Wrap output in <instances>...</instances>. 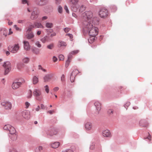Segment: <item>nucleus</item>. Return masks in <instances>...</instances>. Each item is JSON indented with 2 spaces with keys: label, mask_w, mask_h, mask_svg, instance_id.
<instances>
[{
  "label": "nucleus",
  "mask_w": 152,
  "mask_h": 152,
  "mask_svg": "<svg viewBox=\"0 0 152 152\" xmlns=\"http://www.w3.org/2000/svg\"><path fill=\"white\" fill-rule=\"evenodd\" d=\"M12 30L11 28H10L9 29V35L11 34H12L13 32L11 31Z\"/></svg>",
  "instance_id": "54"
},
{
  "label": "nucleus",
  "mask_w": 152,
  "mask_h": 152,
  "mask_svg": "<svg viewBox=\"0 0 152 152\" xmlns=\"http://www.w3.org/2000/svg\"><path fill=\"white\" fill-rule=\"evenodd\" d=\"M23 61L24 63H27L29 61V59L28 58H25L23 59Z\"/></svg>",
  "instance_id": "29"
},
{
  "label": "nucleus",
  "mask_w": 152,
  "mask_h": 152,
  "mask_svg": "<svg viewBox=\"0 0 152 152\" xmlns=\"http://www.w3.org/2000/svg\"><path fill=\"white\" fill-rule=\"evenodd\" d=\"M43 149V148L42 146H39V150L40 151L42 150Z\"/></svg>",
  "instance_id": "56"
},
{
  "label": "nucleus",
  "mask_w": 152,
  "mask_h": 152,
  "mask_svg": "<svg viewBox=\"0 0 152 152\" xmlns=\"http://www.w3.org/2000/svg\"><path fill=\"white\" fill-rule=\"evenodd\" d=\"M25 105L26 106V108H27L30 105V104L28 102H26L25 103Z\"/></svg>",
  "instance_id": "37"
},
{
  "label": "nucleus",
  "mask_w": 152,
  "mask_h": 152,
  "mask_svg": "<svg viewBox=\"0 0 152 152\" xmlns=\"http://www.w3.org/2000/svg\"><path fill=\"white\" fill-rule=\"evenodd\" d=\"M23 117L26 119H29L30 118V112L27 110H25L23 111L22 113Z\"/></svg>",
  "instance_id": "12"
},
{
  "label": "nucleus",
  "mask_w": 152,
  "mask_h": 152,
  "mask_svg": "<svg viewBox=\"0 0 152 152\" xmlns=\"http://www.w3.org/2000/svg\"><path fill=\"white\" fill-rule=\"evenodd\" d=\"M28 95L27 96V98H30L32 96V92L31 90H29L28 91Z\"/></svg>",
  "instance_id": "34"
},
{
  "label": "nucleus",
  "mask_w": 152,
  "mask_h": 152,
  "mask_svg": "<svg viewBox=\"0 0 152 152\" xmlns=\"http://www.w3.org/2000/svg\"><path fill=\"white\" fill-rule=\"evenodd\" d=\"M24 82V80L23 79L21 82H18L13 83L12 85V87L13 89H16L20 87L22 83H23Z\"/></svg>",
  "instance_id": "11"
},
{
  "label": "nucleus",
  "mask_w": 152,
  "mask_h": 152,
  "mask_svg": "<svg viewBox=\"0 0 152 152\" xmlns=\"http://www.w3.org/2000/svg\"><path fill=\"white\" fill-rule=\"evenodd\" d=\"M10 152H17V151L15 148H12L10 150Z\"/></svg>",
  "instance_id": "43"
},
{
  "label": "nucleus",
  "mask_w": 152,
  "mask_h": 152,
  "mask_svg": "<svg viewBox=\"0 0 152 152\" xmlns=\"http://www.w3.org/2000/svg\"><path fill=\"white\" fill-rule=\"evenodd\" d=\"M21 64H18V69H20V68H21V67H20V66L21 65Z\"/></svg>",
  "instance_id": "59"
},
{
  "label": "nucleus",
  "mask_w": 152,
  "mask_h": 152,
  "mask_svg": "<svg viewBox=\"0 0 152 152\" xmlns=\"http://www.w3.org/2000/svg\"><path fill=\"white\" fill-rule=\"evenodd\" d=\"M23 20H18V22L19 23H23Z\"/></svg>",
  "instance_id": "52"
},
{
  "label": "nucleus",
  "mask_w": 152,
  "mask_h": 152,
  "mask_svg": "<svg viewBox=\"0 0 152 152\" xmlns=\"http://www.w3.org/2000/svg\"><path fill=\"white\" fill-rule=\"evenodd\" d=\"M66 35L69 36V37H70V38L71 39H72L73 38V35L71 34H67Z\"/></svg>",
  "instance_id": "45"
},
{
  "label": "nucleus",
  "mask_w": 152,
  "mask_h": 152,
  "mask_svg": "<svg viewBox=\"0 0 152 152\" xmlns=\"http://www.w3.org/2000/svg\"><path fill=\"white\" fill-rule=\"evenodd\" d=\"M43 26L41 23H39V28H43Z\"/></svg>",
  "instance_id": "57"
},
{
  "label": "nucleus",
  "mask_w": 152,
  "mask_h": 152,
  "mask_svg": "<svg viewBox=\"0 0 152 152\" xmlns=\"http://www.w3.org/2000/svg\"><path fill=\"white\" fill-rule=\"evenodd\" d=\"M86 9V7L85 6L82 5L80 7V12H82L84 10H85Z\"/></svg>",
  "instance_id": "28"
},
{
  "label": "nucleus",
  "mask_w": 152,
  "mask_h": 152,
  "mask_svg": "<svg viewBox=\"0 0 152 152\" xmlns=\"http://www.w3.org/2000/svg\"><path fill=\"white\" fill-rule=\"evenodd\" d=\"M59 88L57 87H55L53 89V90L55 91H58V90H59Z\"/></svg>",
  "instance_id": "46"
},
{
  "label": "nucleus",
  "mask_w": 152,
  "mask_h": 152,
  "mask_svg": "<svg viewBox=\"0 0 152 152\" xmlns=\"http://www.w3.org/2000/svg\"><path fill=\"white\" fill-rule=\"evenodd\" d=\"M34 95L37 97L38 95V90L37 89H35L33 92Z\"/></svg>",
  "instance_id": "27"
},
{
  "label": "nucleus",
  "mask_w": 152,
  "mask_h": 152,
  "mask_svg": "<svg viewBox=\"0 0 152 152\" xmlns=\"http://www.w3.org/2000/svg\"><path fill=\"white\" fill-rule=\"evenodd\" d=\"M70 28H66L64 29L65 32L66 33L68 32L70 30Z\"/></svg>",
  "instance_id": "38"
},
{
  "label": "nucleus",
  "mask_w": 152,
  "mask_h": 152,
  "mask_svg": "<svg viewBox=\"0 0 152 152\" xmlns=\"http://www.w3.org/2000/svg\"><path fill=\"white\" fill-rule=\"evenodd\" d=\"M147 138L149 140H151V136L150 135H149L148 137Z\"/></svg>",
  "instance_id": "58"
},
{
  "label": "nucleus",
  "mask_w": 152,
  "mask_h": 152,
  "mask_svg": "<svg viewBox=\"0 0 152 152\" xmlns=\"http://www.w3.org/2000/svg\"><path fill=\"white\" fill-rule=\"evenodd\" d=\"M45 88V90L47 93H48L49 92V87L48 85H46L44 86Z\"/></svg>",
  "instance_id": "30"
},
{
  "label": "nucleus",
  "mask_w": 152,
  "mask_h": 152,
  "mask_svg": "<svg viewBox=\"0 0 152 152\" xmlns=\"http://www.w3.org/2000/svg\"><path fill=\"white\" fill-rule=\"evenodd\" d=\"M78 51H79L78 50H75L71 52L70 53H69L68 56V60H69L71 57L72 54H76L78 52Z\"/></svg>",
  "instance_id": "20"
},
{
  "label": "nucleus",
  "mask_w": 152,
  "mask_h": 152,
  "mask_svg": "<svg viewBox=\"0 0 152 152\" xmlns=\"http://www.w3.org/2000/svg\"><path fill=\"white\" fill-rule=\"evenodd\" d=\"M58 12L60 13H62V7L60 6H59L58 7Z\"/></svg>",
  "instance_id": "33"
},
{
  "label": "nucleus",
  "mask_w": 152,
  "mask_h": 152,
  "mask_svg": "<svg viewBox=\"0 0 152 152\" xmlns=\"http://www.w3.org/2000/svg\"><path fill=\"white\" fill-rule=\"evenodd\" d=\"M47 2L46 0H40L39 2V4L40 5H43L45 4Z\"/></svg>",
  "instance_id": "26"
},
{
  "label": "nucleus",
  "mask_w": 152,
  "mask_h": 152,
  "mask_svg": "<svg viewBox=\"0 0 152 152\" xmlns=\"http://www.w3.org/2000/svg\"><path fill=\"white\" fill-rule=\"evenodd\" d=\"M64 9L66 10V12L67 13H69V11L68 10V8L66 6H64Z\"/></svg>",
  "instance_id": "44"
},
{
  "label": "nucleus",
  "mask_w": 152,
  "mask_h": 152,
  "mask_svg": "<svg viewBox=\"0 0 152 152\" xmlns=\"http://www.w3.org/2000/svg\"><path fill=\"white\" fill-rule=\"evenodd\" d=\"M48 18V17L47 16H44L42 18V20H44L47 19Z\"/></svg>",
  "instance_id": "53"
},
{
  "label": "nucleus",
  "mask_w": 152,
  "mask_h": 152,
  "mask_svg": "<svg viewBox=\"0 0 152 152\" xmlns=\"http://www.w3.org/2000/svg\"><path fill=\"white\" fill-rule=\"evenodd\" d=\"M94 105L95 106L96 110L99 111L101 109V104L98 101H96L94 103Z\"/></svg>",
  "instance_id": "17"
},
{
  "label": "nucleus",
  "mask_w": 152,
  "mask_h": 152,
  "mask_svg": "<svg viewBox=\"0 0 152 152\" xmlns=\"http://www.w3.org/2000/svg\"><path fill=\"white\" fill-rule=\"evenodd\" d=\"M57 45L58 47H60L63 46H66V44L64 42L60 41L58 42Z\"/></svg>",
  "instance_id": "19"
},
{
  "label": "nucleus",
  "mask_w": 152,
  "mask_h": 152,
  "mask_svg": "<svg viewBox=\"0 0 152 152\" xmlns=\"http://www.w3.org/2000/svg\"><path fill=\"white\" fill-rule=\"evenodd\" d=\"M62 152H74L73 151L70 149H67L63 151Z\"/></svg>",
  "instance_id": "36"
},
{
  "label": "nucleus",
  "mask_w": 152,
  "mask_h": 152,
  "mask_svg": "<svg viewBox=\"0 0 152 152\" xmlns=\"http://www.w3.org/2000/svg\"><path fill=\"white\" fill-rule=\"evenodd\" d=\"M32 50L36 54H37V49L36 48H33L32 49Z\"/></svg>",
  "instance_id": "42"
},
{
  "label": "nucleus",
  "mask_w": 152,
  "mask_h": 152,
  "mask_svg": "<svg viewBox=\"0 0 152 152\" xmlns=\"http://www.w3.org/2000/svg\"><path fill=\"white\" fill-rule=\"evenodd\" d=\"M69 62L68 61H66V67L68 66L69 64Z\"/></svg>",
  "instance_id": "62"
},
{
  "label": "nucleus",
  "mask_w": 152,
  "mask_h": 152,
  "mask_svg": "<svg viewBox=\"0 0 152 152\" xmlns=\"http://www.w3.org/2000/svg\"><path fill=\"white\" fill-rule=\"evenodd\" d=\"M56 33L55 32H53L50 35L51 37H53L56 35Z\"/></svg>",
  "instance_id": "50"
},
{
  "label": "nucleus",
  "mask_w": 152,
  "mask_h": 152,
  "mask_svg": "<svg viewBox=\"0 0 152 152\" xmlns=\"http://www.w3.org/2000/svg\"><path fill=\"white\" fill-rule=\"evenodd\" d=\"M41 108L42 109H44V106L43 105V104H41Z\"/></svg>",
  "instance_id": "63"
},
{
  "label": "nucleus",
  "mask_w": 152,
  "mask_h": 152,
  "mask_svg": "<svg viewBox=\"0 0 152 152\" xmlns=\"http://www.w3.org/2000/svg\"><path fill=\"white\" fill-rule=\"evenodd\" d=\"M7 30L4 28H2L0 30V40L7 36Z\"/></svg>",
  "instance_id": "9"
},
{
  "label": "nucleus",
  "mask_w": 152,
  "mask_h": 152,
  "mask_svg": "<svg viewBox=\"0 0 152 152\" xmlns=\"http://www.w3.org/2000/svg\"><path fill=\"white\" fill-rule=\"evenodd\" d=\"M34 35L31 32L28 33L26 35V38L28 39H31L34 37Z\"/></svg>",
  "instance_id": "24"
},
{
  "label": "nucleus",
  "mask_w": 152,
  "mask_h": 152,
  "mask_svg": "<svg viewBox=\"0 0 152 152\" xmlns=\"http://www.w3.org/2000/svg\"><path fill=\"white\" fill-rule=\"evenodd\" d=\"M14 28L16 29L17 31H20V29L16 25H15L14 26Z\"/></svg>",
  "instance_id": "41"
},
{
  "label": "nucleus",
  "mask_w": 152,
  "mask_h": 152,
  "mask_svg": "<svg viewBox=\"0 0 152 152\" xmlns=\"http://www.w3.org/2000/svg\"><path fill=\"white\" fill-rule=\"evenodd\" d=\"M113 111L111 109H110L108 110V113L109 114L111 115V113H113Z\"/></svg>",
  "instance_id": "48"
},
{
  "label": "nucleus",
  "mask_w": 152,
  "mask_h": 152,
  "mask_svg": "<svg viewBox=\"0 0 152 152\" xmlns=\"http://www.w3.org/2000/svg\"><path fill=\"white\" fill-rule=\"evenodd\" d=\"M39 72L40 74L41 73V71H42L44 72H47V70L40 65L39 66Z\"/></svg>",
  "instance_id": "21"
},
{
  "label": "nucleus",
  "mask_w": 152,
  "mask_h": 152,
  "mask_svg": "<svg viewBox=\"0 0 152 152\" xmlns=\"http://www.w3.org/2000/svg\"><path fill=\"white\" fill-rule=\"evenodd\" d=\"M3 128L4 130L9 131V136L12 140H15L17 139V135L16 134V131L14 127L10 124H7L4 126Z\"/></svg>",
  "instance_id": "2"
},
{
  "label": "nucleus",
  "mask_w": 152,
  "mask_h": 152,
  "mask_svg": "<svg viewBox=\"0 0 152 152\" xmlns=\"http://www.w3.org/2000/svg\"><path fill=\"white\" fill-rule=\"evenodd\" d=\"M54 74L51 73L45 75L43 77V80L45 82H49L53 77Z\"/></svg>",
  "instance_id": "10"
},
{
  "label": "nucleus",
  "mask_w": 152,
  "mask_h": 152,
  "mask_svg": "<svg viewBox=\"0 0 152 152\" xmlns=\"http://www.w3.org/2000/svg\"><path fill=\"white\" fill-rule=\"evenodd\" d=\"M22 3L23 4L27 3V5H28V4L27 0H22Z\"/></svg>",
  "instance_id": "39"
},
{
  "label": "nucleus",
  "mask_w": 152,
  "mask_h": 152,
  "mask_svg": "<svg viewBox=\"0 0 152 152\" xmlns=\"http://www.w3.org/2000/svg\"><path fill=\"white\" fill-rule=\"evenodd\" d=\"M53 24L51 23L47 22L46 24V27L48 28H51L53 27Z\"/></svg>",
  "instance_id": "23"
},
{
  "label": "nucleus",
  "mask_w": 152,
  "mask_h": 152,
  "mask_svg": "<svg viewBox=\"0 0 152 152\" xmlns=\"http://www.w3.org/2000/svg\"><path fill=\"white\" fill-rule=\"evenodd\" d=\"M6 54L7 56H8L10 54V53L9 51H7L6 53Z\"/></svg>",
  "instance_id": "60"
},
{
  "label": "nucleus",
  "mask_w": 152,
  "mask_h": 152,
  "mask_svg": "<svg viewBox=\"0 0 152 152\" xmlns=\"http://www.w3.org/2000/svg\"><path fill=\"white\" fill-rule=\"evenodd\" d=\"M93 13L91 11H86L83 13L82 15V17L83 20L84 21L83 23L85 22H89L90 23L93 22Z\"/></svg>",
  "instance_id": "3"
},
{
  "label": "nucleus",
  "mask_w": 152,
  "mask_h": 152,
  "mask_svg": "<svg viewBox=\"0 0 152 152\" xmlns=\"http://www.w3.org/2000/svg\"><path fill=\"white\" fill-rule=\"evenodd\" d=\"M42 96H40V97H39V99H38L39 101L41 100V99H42Z\"/></svg>",
  "instance_id": "64"
},
{
  "label": "nucleus",
  "mask_w": 152,
  "mask_h": 152,
  "mask_svg": "<svg viewBox=\"0 0 152 152\" xmlns=\"http://www.w3.org/2000/svg\"><path fill=\"white\" fill-rule=\"evenodd\" d=\"M102 134L103 136L105 137H108L110 134V133L108 130H105L103 131Z\"/></svg>",
  "instance_id": "18"
},
{
  "label": "nucleus",
  "mask_w": 152,
  "mask_h": 152,
  "mask_svg": "<svg viewBox=\"0 0 152 152\" xmlns=\"http://www.w3.org/2000/svg\"><path fill=\"white\" fill-rule=\"evenodd\" d=\"M23 43L24 49L27 50H29L30 48V46L28 42L27 41H24L23 42Z\"/></svg>",
  "instance_id": "15"
},
{
  "label": "nucleus",
  "mask_w": 152,
  "mask_h": 152,
  "mask_svg": "<svg viewBox=\"0 0 152 152\" xmlns=\"http://www.w3.org/2000/svg\"><path fill=\"white\" fill-rule=\"evenodd\" d=\"M53 44H50L47 46V48L49 49H51L53 48Z\"/></svg>",
  "instance_id": "31"
},
{
  "label": "nucleus",
  "mask_w": 152,
  "mask_h": 152,
  "mask_svg": "<svg viewBox=\"0 0 152 152\" xmlns=\"http://www.w3.org/2000/svg\"><path fill=\"white\" fill-rule=\"evenodd\" d=\"M84 25L85 29L88 32L89 35L94 37L92 39L94 40L95 36L98 34V28L95 26L93 22L90 23L89 22H85L84 23Z\"/></svg>",
  "instance_id": "1"
},
{
  "label": "nucleus",
  "mask_w": 152,
  "mask_h": 152,
  "mask_svg": "<svg viewBox=\"0 0 152 152\" xmlns=\"http://www.w3.org/2000/svg\"><path fill=\"white\" fill-rule=\"evenodd\" d=\"M59 58L60 60H63L64 59V57L62 55H60L59 56Z\"/></svg>",
  "instance_id": "35"
},
{
  "label": "nucleus",
  "mask_w": 152,
  "mask_h": 152,
  "mask_svg": "<svg viewBox=\"0 0 152 152\" xmlns=\"http://www.w3.org/2000/svg\"><path fill=\"white\" fill-rule=\"evenodd\" d=\"M38 17L37 12L33 11L31 16V18L32 20H34L36 19Z\"/></svg>",
  "instance_id": "16"
},
{
  "label": "nucleus",
  "mask_w": 152,
  "mask_h": 152,
  "mask_svg": "<svg viewBox=\"0 0 152 152\" xmlns=\"http://www.w3.org/2000/svg\"><path fill=\"white\" fill-rule=\"evenodd\" d=\"M94 148V145H91L90 147V148L91 149H93Z\"/></svg>",
  "instance_id": "55"
},
{
  "label": "nucleus",
  "mask_w": 152,
  "mask_h": 152,
  "mask_svg": "<svg viewBox=\"0 0 152 152\" xmlns=\"http://www.w3.org/2000/svg\"><path fill=\"white\" fill-rule=\"evenodd\" d=\"M32 81L34 84H36L38 82V78L36 76H34L33 77Z\"/></svg>",
  "instance_id": "22"
},
{
  "label": "nucleus",
  "mask_w": 152,
  "mask_h": 152,
  "mask_svg": "<svg viewBox=\"0 0 152 152\" xmlns=\"http://www.w3.org/2000/svg\"><path fill=\"white\" fill-rule=\"evenodd\" d=\"M61 0H56V3L57 4H59L61 2Z\"/></svg>",
  "instance_id": "49"
},
{
  "label": "nucleus",
  "mask_w": 152,
  "mask_h": 152,
  "mask_svg": "<svg viewBox=\"0 0 152 152\" xmlns=\"http://www.w3.org/2000/svg\"><path fill=\"white\" fill-rule=\"evenodd\" d=\"M8 23L9 25H11L12 24V22L9 21L8 22Z\"/></svg>",
  "instance_id": "61"
},
{
  "label": "nucleus",
  "mask_w": 152,
  "mask_h": 152,
  "mask_svg": "<svg viewBox=\"0 0 152 152\" xmlns=\"http://www.w3.org/2000/svg\"><path fill=\"white\" fill-rule=\"evenodd\" d=\"M85 128L86 130L89 131L92 129V124L90 122H87L86 123L85 125Z\"/></svg>",
  "instance_id": "13"
},
{
  "label": "nucleus",
  "mask_w": 152,
  "mask_h": 152,
  "mask_svg": "<svg viewBox=\"0 0 152 152\" xmlns=\"http://www.w3.org/2000/svg\"><path fill=\"white\" fill-rule=\"evenodd\" d=\"M79 73V71L77 69H75L73 70L71 73L70 78V80L71 82H74L75 79V77Z\"/></svg>",
  "instance_id": "8"
},
{
  "label": "nucleus",
  "mask_w": 152,
  "mask_h": 152,
  "mask_svg": "<svg viewBox=\"0 0 152 152\" xmlns=\"http://www.w3.org/2000/svg\"><path fill=\"white\" fill-rule=\"evenodd\" d=\"M54 110H50L48 111V113H50V114H52L53 113H54Z\"/></svg>",
  "instance_id": "51"
},
{
  "label": "nucleus",
  "mask_w": 152,
  "mask_h": 152,
  "mask_svg": "<svg viewBox=\"0 0 152 152\" xmlns=\"http://www.w3.org/2000/svg\"><path fill=\"white\" fill-rule=\"evenodd\" d=\"M108 14L107 10L105 8H103L101 9L99 12V15L101 18H105L107 17Z\"/></svg>",
  "instance_id": "4"
},
{
  "label": "nucleus",
  "mask_w": 152,
  "mask_h": 152,
  "mask_svg": "<svg viewBox=\"0 0 152 152\" xmlns=\"http://www.w3.org/2000/svg\"><path fill=\"white\" fill-rule=\"evenodd\" d=\"M71 4L73 5H76L78 2L79 0H70Z\"/></svg>",
  "instance_id": "25"
},
{
  "label": "nucleus",
  "mask_w": 152,
  "mask_h": 152,
  "mask_svg": "<svg viewBox=\"0 0 152 152\" xmlns=\"http://www.w3.org/2000/svg\"><path fill=\"white\" fill-rule=\"evenodd\" d=\"M65 76L64 75H62L61 77V80L63 81L64 80Z\"/></svg>",
  "instance_id": "47"
},
{
  "label": "nucleus",
  "mask_w": 152,
  "mask_h": 152,
  "mask_svg": "<svg viewBox=\"0 0 152 152\" xmlns=\"http://www.w3.org/2000/svg\"><path fill=\"white\" fill-rule=\"evenodd\" d=\"M3 66L5 69V74L6 75L9 72L10 69L11 64L10 62L9 61L4 62Z\"/></svg>",
  "instance_id": "7"
},
{
  "label": "nucleus",
  "mask_w": 152,
  "mask_h": 152,
  "mask_svg": "<svg viewBox=\"0 0 152 152\" xmlns=\"http://www.w3.org/2000/svg\"><path fill=\"white\" fill-rule=\"evenodd\" d=\"M48 39V37H45L44 38H42L41 39V41L43 43H45L46 41H47Z\"/></svg>",
  "instance_id": "32"
},
{
  "label": "nucleus",
  "mask_w": 152,
  "mask_h": 152,
  "mask_svg": "<svg viewBox=\"0 0 152 152\" xmlns=\"http://www.w3.org/2000/svg\"><path fill=\"white\" fill-rule=\"evenodd\" d=\"M1 105L7 110H10L11 109L12 104L11 103L8 101H4L1 103Z\"/></svg>",
  "instance_id": "5"
},
{
  "label": "nucleus",
  "mask_w": 152,
  "mask_h": 152,
  "mask_svg": "<svg viewBox=\"0 0 152 152\" xmlns=\"http://www.w3.org/2000/svg\"><path fill=\"white\" fill-rule=\"evenodd\" d=\"M60 143L59 142H52L50 144L51 147L53 148H58L60 145Z\"/></svg>",
  "instance_id": "14"
},
{
  "label": "nucleus",
  "mask_w": 152,
  "mask_h": 152,
  "mask_svg": "<svg viewBox=\"0 0 152 152\" xmlns=\"http://www.w3.org/2000/svg\"><path fill=\"white\" fill-rule=\"evenodd\" d=\"M53 60L54 62H56L57 61L58 59L57 58V57H56V56H54L53 57Z\"/></svg>",
  "instance_id": "40"
},
{
  "label": "nucleus",
  "mask_w": 152,
  "mask_h": 152,
  "mask_svg": "<svg viewBox=\"0 0 152 152\" xmlns=\"http://www.w3.org/2000/svg\"><path fill=\"white\" fill-rule=\"evenodd\" d=\"M8 48L9 50L12 53H15L18 50L19 46L18 44H15L14 45L13 47L11 46H9L8 47Z\"/></svg>",
  "instance_id": "6"
}]
</instances>
